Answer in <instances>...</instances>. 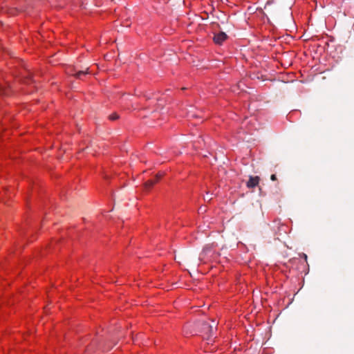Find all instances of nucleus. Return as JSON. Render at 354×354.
Here are the masks:
<instances>
[{
	"label": "nucleus",
	"mask_w": 354,
	"mask_h": 354,
	"mask_svg": "<svg viewBox=\"0 0 354 354\" xmlns=\"http://www.w3.org/2000/svg\"><path fill=\"white\" fill-rule=\"evenodd\" d=\"M88 73H89L88 72V68H86V71H78L74 75H75V77H77L78 79H81L82 75L88 74Z\"/></svg>",
	"instance_id": "nucleus-4"
},
{
	"label": "nucleus",
	"mask_w": 354,
	"mask_h": 354,
	"mask_svg": "<svg viewBox=\"0 0 354 354\" xmlns=\"http://www.w3.org/2000/svg\"><path fill=\"white\" fill-rule=\"evenodd\" d=\"M120 118L119 115L117 113H113L109 116V119L110 120H115Z\"/></svg>",
	"instance_id": "nucleus-6"
},
{
	"label": "nucleus",
	"mask_w": 354,
	"mask_h": 354,
	"mask_svg": "<svg viewBox=\"0 0 354 354\" xmlns=\"http://www.w3.org/2000/svg\"><path fill=\"white\" fill-rule=\"evenodd\" d=\"M260 178L259 176H250L248 181L246 183V185L248 188H254L257 186L259 183Z\"/></svg>",
	"instance_id": "nucleus-3"
},
{
	"label": "nucleus",
	"mask_w": 354,
	"mask_h": 354,
	"mask_svg": "<svg viewBox=\"0 0 354 354\" xmlns=\"http://www.w3.org/2000/svg\"><path fill=\"white\" fill-rule=\"evenodd\" d=\"M156 182L153 180H149L145 183V188L146 189H149Z\"/></svg>",
	"instance_id": "nucleus-5"
},
{
	"label": "nucleus",
	"mask_w": 354,
	"mask_h": 354,
	"mask_svg": "<svg viewBox=\"0 0 354 354\" xmlns=\"http://www.w3.org/2000/svg\"><path fill=\"white\" fill-rule=\"evenodd\" d=\"M162 174H158L153 180L157 183L159 180V179L162 177Z\"/></svg>",
	"instance_id": "nucleus-8"
},
{
	"label": "nucleus",
	"mask_w": 354,
	"mask_h": 354,
	"mask_svg": "<svg viewBox=\"0 0 354 354\" xmlns=\"http://www.w3.org/2000/svg\"><path fill=\"white\" fill-rule=\"evenodd\" d=\"M212 322L214 325H211L204 321L198 322L197 324L199 331L203 333L204 338L207 339H209L212 336L214 328H216L214 321L212 320Z\"/></svg>",
	"instance_id": "nucleus-1"
},
{
	"label": "nucleus",
	"mask_w": 354,
	"mask_h": 354,
	"mask_svg": "<svg viewBox=\"0 0 354 354\" xmlns=\"http://www.w3.org/2000/svg\"><path fill=\"white\" fill-rule=\"evenodd\" d=\"M227 38V36L224 32H219L214 35V41L217 44H222Z\"/></svg>",
	"instance_id": "nucleus-2"
},
{
	"label": "nucleus",
	"mask_w": 354,
	"mask_h": 354,
	"mask_svg": "<svg viewBox=\"0 0 354 354\" xmlns=\"http://www.w3.org/2000/svg\"><path fill=\"white\" fill-rule=\"evenodd\" d=\"M0 95H7L6 90L0 85Z\"/></svg>",
	"instance_id": "nucleus-7"
},
{
	"label": "nucleus",
	"mask_w": 354,
	"mask_h": 354,
	"mask_svg": "<svg viewBox=\"0 0 354 354\" xmlns=\"http://www.w3.org/2000/svg\"><path fill=\"white\" fill-rule=\"evenodd\" d=\"M303 256H304V258L305 259V260L306 261L307 255L306 254H303Z\"/></svg>",
	"instance_id": "nucleus-12"
},
{
	"label": "nucleus",
	"mask_w": 354,
	"mask_h": 354,
	"mask_svg": "<svg viewBox=\"0 0 354 354\" xmlns=\"http://www.w3.org/2000/svg\"><path fill=\"white\" fill-rule=\"evenodd\" d=\"M272 6V3H270V2H268L266 6H265V9L266 10H269L270 9V7Z\"/></svg>",
	"instance_id": "nucleus-9"
},
{
	"label": "nucleus",
	"mask_w": 354,
	"mask_h": 354,
	"mask_svg": "<svg viewBox=\"0 0 354 354\" xmlns=\"http://www.w3.org/2000/svg\"><path fill=\"white\" fill-rule=\"evenodd\" d=\"M270 179H271L272 180H277V176H276V175H275V174H272V175H271V176H270Z\"/></svg>",
	"instance_id": "nucleus-10"
},
{
	"label": "nucleus",
	"mask_w": 354,
	"mask_h": 354,
	"mask_svg": "<svg viewBox=\"0 0 354 354\" xmlns=\"http://www.w3.org/2000/svg\"><path fill=\"white\" fill-rule=\"evenodd\" d=\"M204 199H205V201H210L212 199V198L209 197V196H207L204 197Z\"/></svg>",
	"instance_id": "nucleus-11"
}]
</instances>
